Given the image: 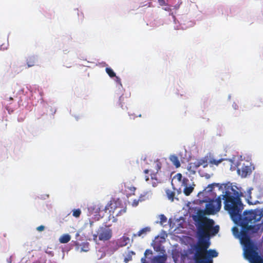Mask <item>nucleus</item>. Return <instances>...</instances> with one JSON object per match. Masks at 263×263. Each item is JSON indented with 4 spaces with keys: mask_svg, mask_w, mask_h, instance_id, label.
I'll return each instance as SVG.
<instances>
[{
    "mask_svg": "<svg viewBox=\"0 0 263 263\" xmlns=\"http://www.w3.org/2000/svg\"><path fill=\"white\" fill-rule=\"evenodd\" d=\"M106 73L108 74V76L111 77L113 78L116 77V73L114 72L113 70L110 68V67H106L105 69Z\"/></svg>",
    "mask_w": 263,
    "mask_h": 263,
    "instance_id": "19",
    "label": "nucleus"
},
{
    "mask_svg": "<svg viewBox=\"0 0 263 263\" xmlns=\"http://www.w3.org/2000/svg\"><path fill=\"white\" fill-rule=\"evenodd\" d=\"M9 100H13V98H12V97H10V98H9Z\"/></svg>",
    "mask_w": 263,
    "mask_h": 263,
    "instance_id": "36",
    "label": "nucleus"
},
{
    "mask_svg": "<svg viewBox=\"0 0 263 263\" xmlns=\"http://www.w3.org/2000/svg\"><path fill=\"white\" fill-rule=\"evenodd\" d=\"M237 173L242 177H246L250 175L252 173V169L250 165L248 164L243 163L242 165L240 163L237 165Z\"/></svg>",
    "mask_w": 263,
    "mask_h": 263,
    "instance_id": "6",
    "label": "nucleus"
},
{
    "mask_svg": "<svg viewBox=\"0 0 263 263\" xmlns=\"http://www.w3.org/2000/svg\"><path fill=\"white\" fill-rule=\"evenodd\" d=\"M112 205V201L110 200L109 201L107 204L105 206L104 210L106 212L107 210H108L109 209H112V207L111 205Z\"/></svg>",
    "mask_w": 263,
    "mask_h": 263,
    "instance_id": "21",
    "label": "nucleus"
},
{
    "mask_svg": "<svg viewBox=\"0 0 263 263\" xmlns=\"http://www.w3.org/2000/svg\"><path fill=\"white\" fill-rule=\"evenodd\" d=\"M122 239L124 241H126L127 240L129 241V239L128 237H126V236H123L122 237Z\"/></svg>",
    "mask_w": 263,
    "mask_h": 263,
    "instance_id": "31",
    "label": "nucleus"
},
{
    "mask_svg": "<svg viewBox=\"0 0 263 263\" xmlns=\"http://www.w3.org/2000/svg\"><path fill=\"white\" fill-rule=\"evenodd\" d=\"M158 1L160 6H164L166 4L164 0H158Z\"/></svg>",
    "mask_w": 263,
    "mask_h": 263,
    "instance_id": "28",
    "label": "nucleus"
},
{
    "mask_svg": "<svg viewBox=\"0 0 263 263\" xmlns=\"http://www.w3.org/2000/svg\"><path fill=\"white\" fill-rule=\"evenodd\" d=\"M145 257L142 258H141V262H142V263H145Z\"/></svg>",
    "mask_w": 263,
    "mask_h": 263,
    "instance_id": "33",
    "label": "nucleus"
},
{
    "mask_svg": "<svg viewBox=\"0 0 263 263\" xmlns=\"http://www.w3.org/2000/svg\"><path fill=\"white\" fill-rule=\"evenodd\" d=\"M166 193L167 198L170 200H171V201H173L174 200V199L175 193L174 192H173V191H171L170 190H167L166 191Z\"/></svg>",
    "mask_w": 263,
    "mask_h": 263,
    "instance_id": "18",
    "label": "nucleus"
},
{
    "mask_svg": "<svg viewBox=\"0 0 263 263\" xmlns=\"http://www.w3.org/2000/svg\"><path fill=\"white\" fill-rule=\"evenodd\" d=\"M155 168L156 170V173L150 171L148 169H146L144 171V173L145 174L144 178L146 182H148L149 181V178L148 176V174L149 172H151V184L153 187H156L157 185L161 182V180L160 178L158 177L157 175L158 172L160 170L162 167V164L159 160H157L154 162Z\"/></svg>",
    "mask_w": 263,
    "mask_h": 263,
    "instance_id": "3",
    "label": "nucleus"
},
{
    "mask_svg": "<svg viewBox=\"0 0 263 263\" xmlns=\"http://www.w3.org/2000/svg\"><path fill=\"white\" fill-rule=\"evenodd\" d=\"M44 229H45V227L42 225L37 227V228H36V230L39 231H42L44 230Z\"/></svg>",
    "mask_w": 263,
    "mask_h": 263,
    "instance_id": "27",
    "label": "nucleus"
},
{
    "mask_svg": "<svg viewBox=\"0 0 263 263\" xmlns=\"http://www.w3.org/2000/svg\"><path fill=\"white\" fill-rule=\"evenodd\" d=\"M175 178H176L178 181H182V175L181 173H177L175 176Z\"/></svg>",
    "mask_w": 263,
    "mask_h": 263,
    "instance_id": "26",
    "label": "nucleus"
},
{
    "mask_svg": "<svg viewBox=\"0 0 263 263\" xmlns=\"http://www.w3.org/2000/svg\"><path fill=\"white\" fill-rule=\"evenodd\" d=\"M143 199H142V197L141 196V197H140V198H139V199H138V200H137V199H135V200L133 201V203H132V205H133V206H137V205H138V204H139V201H143Z\"/></svg>",
    "mask_w": 263,
    "mask_h": 263,
    "instance_id": "22",
    "label": "nucleus"
},
{
    "mask_svg": "<svg viewBox=\"0 0 263 263\" xmlns=\"http://www.w3.org/2000/svg\"><path fill=\"white\" fill-rule=\"evenodd\" d=\"M170 160L172 162V163L176 166V167L178 168L180 166V163L177 156H171L170 157Z\"/></svg>",
    "mask_w": 263,
    "mask_h": 263,
    "instance_id": "11",
    "label": "nucleus"
},
{
    "mask_svg": "<svg viewBox=\"0 0 263 263\" xmlns=\"http://www.w3.org/2000/svg\"><path fill=\"white\" fill-rule=\"evenodd\" d=\"M198 168V166H197V164L196 162H191L189 163L187 169V170L192 172L193 173H195L196 172V170Z\"/></svg>",
    "mask_w": 263,
    "mask_h": 263,
    "instance_id": "13",
    "label": "nucleus"
},
{
    "mask_svg": "<svg viewBox=\"0 0 263 263\" xmlns=\"http://www.w3.org/2000/svg\"><path fill=\"white\" fill-rule=\"evenodd\" d=\"M81 14L82 15V19L84 18L83 14L81 12Z\"/></svg>",
    "mask_w": 263,
    "mask_h": 263,
    "instance_id": "37",
    "label": "nucleus"
},
{
    "mask_svg": "<svg viewBox=\"0 0 263 263\" xmlns=\"http://www.w3.org/2000/svg\"><path fill=\"white\" fill-rule=\"evenodd\" d=\"M116 79H117V81L121 84L120 79L119 77H118L116 76Z\"/></svg>",
    "mask_w": 263,
    "mask_h": 263,
    "instance_id": "32",
    "label": "nucleus"
},
{
    "mask_svg": "<svg viewBox=\"0 0 263 263\" xmlns=\"http://www.w3.org/2000/svg\"><path fill=\"white\" fill-rule=\"evenodd\" d=\"M194 220L197 222L198 240L192 249L194 251L195 263H213V257H216L218 253L215 250H208L211 245V236L217 234L219 230L218 226H214L213 219L208 218L202 215L195 216Z\"/></svg>",
    "mask_w": 263,
    "mask_h": 263,
    "instance_id": "2",
    "label": "nucleus"
},
{
    "mask_svg": "<svg viewBox=\"0 0 263 263\" xmlns=\"http://www.w3.org/2000/svg\"><path fill=\"white\" fill-rule=\"evenodd\" d=\"M160 222L161 223L166 222L167 218L163 214L160 216Z\"/></svg>",
    "mask_w": 263,
    "mask_h": 263,
    "instance_id": "25",
    "label": "nucleus"
},
{
    "mask_svg": "<svg viewBox=\"0 0 263 263\" xmlns=\"http://www.w3.org/2000/svg\"><path fill=\"white\" fill-rule=\"evenodd\" d=\"M76 250L80 252H86L89 250V244L88 242H83L81 244L77 242L76 243Z\"/></svg>",
    "mask_w": 263,
    "mask_h": 263,
    "instance_id": "8",
    "label": "nucleus"
},
{
    "mask_svg": "<svg viewBox=\"0 0 263 263\" xmlns=\"http://www.w3.org/2000/svg\"><path fill=\"white\" fill-rule=\"evenodd\" d=\"M124 101V97L122 96H121L119 98V105L121 107L122 109H124V105L123 104V102Z\"/></svg>",
    "mask_w": 263,
    "mask_h": 263,
    "instance_id": "24",
    "label": "nucleus"
},
{
    "mask_svg": "<svg viewBox=\"0 0 263 263\" xmlns=\"http://www.w3.org/2000/svg\"><path fill=\"white\" fill-rule=\"evenodd\" d=\"M130 191H135L136 190V187H131V188H130Z\"/></svg>",
    "mask_w": 263,
    "mask_h": 263,
    "instance_id": "34",
    "label": "nucleus"
},
{
    "mask_svg": "<svg viewBox=\"0 0 263 263\" xmlns=\"http://www.w3.org/2000/svg\"><path fill=\"white\" fill-rule=\"evenodd\" d=\"M215 187H218L219 189H222V184L217 183H213L208 185V188L209 189V191H212Z\"/></svg>",
    "mask_w": 263,
    "mask_h": 263,
    "instance_id": "17",
    "label": "nucleus"
},
{
    "mask_svg": "<svg viewBox=\"0 0 263 263\" xmlns=\"http://www.w3.org/2000/svg\"><path fill=\"white\" fill-rule=\"evenodd\" d=\"M148 254H152V251L148 249L146 250L144 253L145 256H146Z\"/></svg>",
    "mask_w": 263,
    "mask_h": 263,
    "instance_id": "29",
    "label": "nucleus"
},
{
    "mask_svg": "<svg viewBox=\"0 0 263 263\" xmlns=\"http://www.w3.org/2000/svg\"><path fill=\"white\" fill-rule=\"evenodd\" d=\"M224 159L221 158L218 160H216L214 159L213 158H211L209 159V162L211 166L213 165L218 166L221 162H222Z\"/></svg>",
    "mask_w": 263,
    "mask_h": 263,
    "instance_id": "15",
    "label": "nucleus"
},
{
    "mask_svg": "<svg viewBox=\"0 0 263 263\" xmlns=\"http://www.w3.org/2000/svg\"><path fill=\"white\" fill-rule=\"evenodd\" d=\"M81 214V211L79 209H74L72 211V216L78 218L79 217Z\"/></svg>",
    "mask_w": 263,
    "mask_h": 263,
    "instance_id": "20",
    "label": "nucleus"
},
{
    "mask_svg": "<svg viewBox=\"0 0 263 263\" xmlns=\"http://www.w3.org/2000/svg\"><path fill=\"white\" fill-rule=\"evenodd\" d=\"M115 243V241H109L108 243V245L107 246L109 247V246H112L113 245H114Z\"/></svg>",
    "mask_w": 263,
    "mask_h": 263,
    "instance_id": "30",
    "label": "nucleus"
},
{
    "mask_svg": "<svg viewBox=\"0 0 263 263\" xmlns=\"http://www.w3.org/2000/svg\"><path fill=\"white\" fill-rule=\"evenodd\" d=\"M166 258L165 256L160 255L155 257L153 259V263H165Z\"/></svg>",
    "mask_w": 263,
    "mask_h": 263,
    "instance_id": "12",
    "label": "nucleus"
},
{
    "mask_svg": "<svg viewBox=\"0 0 263 263\" xmlns=\"http://www.w3.org/2000/svg\"><path fill=\"white\" fill-rule=\"evenodd\" d=\"M224 187H226L225 191L229 187H232L231 186L226 187V186ZM225 192H223L222 195L218 196L215 200H211L206 204L205 211L206 214L209 215L214 214L220 210L221 206V196L223 197L222 195L224 194Z\"/></svg>",
    "mask_w": 263,
    "mask_h": 263,
    "instance_id": "4",
    "label": "nucleus"
},
{
    "mask_svg": "<svg viewBox=\"0 0 263 263\" xmlns=\"http://www.w3.org/2000/svg\"><path fill=\"white\" fill-rule=\"evenodd\" d=\"M208 156H206L196 161V162L197 164V166H198V167L200 166H202L203 167L205 168L208 165Z\"/></svg>",
    "mask_w": 263,
    "mask_h": 263,
    "instance_id": "9",
    "label": "nucleus"
},
{
    "mask_svg": "<svg viewBox=\"0 0 263 263\" xmlns=\"http://www.w3.org/2000/svg\"><path fill=\"white\" fill-rule=\"evenodd\" d=\"M151 231V228L150 227H145L141 230H140L137 233V235L138 236H141L143 234H146L147 232H149Z\"/></svg>",
    "mask_w": 263,
    "mask_h": 263,
    "instance_id": "16",
    "label": "nucleus"
},
{
    "mask_svg": "<svg viewBox=\"0 0 263 263\" xmlns=\"http://www.w3.org/2000/svg\"><path fill=\"white\" fill-rule=\"evenodd\" d=\"M188 182L189 179L187 178H183L182 185L184 186L183 192L186 196H189L193 192L194 186H195V185L193 184V185L188 186Z\"/></svg>",
    "mask_w": 263,
    "mask_h": 263,
    "instance_id": "7",
    "label": "nucleus"
},
{
    "mask_svg": "<svg viewBox=\"0 0 263 263\" xmlns=\"http://www.w3.org/2000/svg\"><path fill=\"white\" fill-rule=\"evenodd\" d=\"M126 211V208H124L120 210H119L118 213L116 214L117 216H121L122 214H124Z\"/></svg>",
    "mask_w": 263,
    "mask_h": 263,
    "instance_id": "23",
    "label": "nucleus"
},
{
    "mask_svg": "<svg viewBox=\"0 0 263 263\" xmlns=\"http://www.w3.org/2000/svg\"><path fill=\"white\" fill-rule=\"evenodd\" d=\"M94 238L97 236L99 237L100 240L107 241L111 238L112 237V231L108 227H100L97 231V234L95 235Z\"/></svg>",
    "mask_w": 263,
    "mask_h": 263,
    "instance_id": "5",
    "label": "nucleus"
},
{
    "mask_svg": "<svg viewBox=\"0 0 263 263\" xmlns=\"http://www.w3.org/2000/svg\"><path fill=\"white\" fill-rule=\"evenodd\" d=\"M222 196L225 210L233 222L241 227L240 232L236 227L232 228V231L234 235L239 234L245 258L250 263H263V257L259 254L257 246L250 236V234L263 232V209L245 210L242 214L243 205L238 191L229 187Z\"/></svg>",
    "mask_w": 263,
    "mask_h": 263,
    "instance_id": "1",
    "label": "nucleus"
},
{
    "mask_svg": "<svg viewBox=\"0 0 263 263\" xmlns=\"http://www.w3.org/2000/svg\"><path fill=\"white\" fill-rule=\"evenodd\" d=\"M37 59L35 56H30L27 59V64L29 67L34 66L36 63Z\"/></svg>",
    "mask_w": 263,
    "mask_h": 263,
    "instance_id": "10",
    "label": "nucleus"
},
{
    "mask_svg": "<svg viewBox=\"0 0 263 263\" xmlns=\"http://www.w3.org/2000/svg\"><path fill=\"white\" fill-rule=\"evenodd\" d=\"M117 250V248L116 247V248L114 249L113 250H111V252H114L115 251H116Z\"/></svg>",
    "mask_w": 263,
    "mask_h": 263,
    "instance_id": "35",
    "label": "nucleus"
},
{
    "mask_svg": "<svg viewBox=\"0 0 263 263\" xmlns=\"http://www.w3.org/2000/svg\"><path fill=\"white\" fill-rule=\"evenodd\" d=\"M70 236L68 234H66L62 235L60 237L59 241L62 243H66L69 242L70 240Z\"/></svg>",
    "mask_w": 263,
    "mask_h": 263,
    "instance_id": "14",
    "label": "nucleus"
}]
</instances>
